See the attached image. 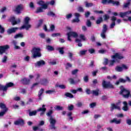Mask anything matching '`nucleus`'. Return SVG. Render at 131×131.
Instances as JSON below:
<instances>
[{"instance_id": "nucleus-49", "label": "nucleus", "mask_w": 131, "mask_h": 131, "mask_svg": "<svg viewBox=\"0 0 131 131\" xmlns=\"http://www.w3.org/2000/svg\"><path fill=\"white\" fill-rule=\"evenodd\" d=\"M86 25L88 27H92V22L90 19H88L86 23Z\"/></svg>"}, {"instance_id": "nucleus-17", "label": "nucleus", "mask_w": 131, "mask_h": 131, "mask_svg": "<svg viewBox=\"0 0 131 131\" xmlns=\"http://www.w3.org/2000/svg\"><path fill=\"white\" fill-rule=\"evenodd\" d=\"M46 105L45 104H43L42 105V107H39L38 109L37 110V112H40V115H43L45 114V113L46 111H47V108L46 107Z\"/></svg>"}, {"instance_id": "nucleus-62", "label": "nucleus", "mask_w": 131, "mask_h": 131, "mask_svg": "<svg viewBox=\"0 0 131 131\" xmlns=\"http://www.w3.org/2000/svg\"><path fill=\"white\" fill-rule=\"evenodd\" d=\"M7 60H8V57H7V56H5L2 59V63H6V62H7Z\"/></svg>"}, {"instance_id": "nucleus-16", "label": "nucleus", "mask_w": 131, "mask_h": 131, "mask_svg": "<svg viewBox=\"0 0 131 131\" xmlns=\"http://www.w3.org/2000/svg\"><path fill=\"white\" fill-rule=\"evenodd\" d=\"M117 18L114 16H113L111 17V21H112L111 24L110 26V28L111 29H113L114 28V26H115L116 24H115V21H116Z\"/></svg>"}, {"instance_id": "nucleus-33", "label": "nucleus", "mask_w": 131, "mask_h": 131, "mask_svg": "<svg viewBox=\"0 0 131 131\" xmlns=\"http://www.w3.org/2000/svg\"><path fill=\"white\" fill-rule=\"evenodd\" d=\"M85 7L86 8H91L93 7V6H94V4L92 3H89L88 2H85Z\"/></svg>"}, {"instance_id": "nucleus-13", "label": "nucleus", "mask_w": 131, "mask_h": 131, "mask_svg": "<svg viewBox=\"0 0 131 131\" xmlns=\"http://www.w3.org/2000/svg\"><path fill=\"white\" fill-rule=\"evenodd\" d=\"M9 20L10 22H11L13 26H14V25H17L18 23H20L21 22V20L19 18L17 19V21L16 20V18L14 16L10 17Z\"/></svg>"}, {"instance_id": "nucleus-31", "label": "nucleus", "mask_w": 131, "mask_h": 131, "mask_svg": "<svg viewBox=\"0 0 131 131\" xmlns=\"http://www.w3.org/2000/svg\"><path fill=\"white\" fill-rule=\"evenodd\" d=\"M104 21L102 16L99 17L96 21V24H101Z\"/></svg>"}, {"instance_id": "nucleus-61", "label": "nucleus", "mask_w": 131, "mask_h": 131, "mask_svg": "<svg viewBox=\"0 0 131 131\" xmlns=\"http://www.w3.org/2000/svg\"><path fill=\"white\" fill-rule=\"evenodd\" d=\"M53 114V110H50L47 113V116H52V115Z\"/></svg>"}, {"instance_id": "nucleus-40", "label": "nucleus", "mask_w": 131, "mask_h": 131, "mask_svg": "<svg viewBox=\"0 0 131 131\" xmlns=\"http://www.w3.org/2000/svg\"><path fill=\"white\" fill-rule=\"evenodd\" d=\"M56 88H59L60 89H61V90H65V89H66V86L64 84H57L56 85Z\"/></svg>"}, {"instance_id": "nucleus-5", "label": "nucleus", "mask_w": 131, "mask_h": 131, "mask_svg": "<svg viewBox=\"0 0 131 131\" xmlns=\"http://www.w3.org/2000/svg\"><path fill=\"white\" fill-rule=\"evenodd\" d=\"M102 86L103 89H114V85L111 83L110 81H106L105 80H102Z\"/></svg>"}, {"instance_id": "nucleus-52", "label": "nucleus", "mask_w": 131, "mask_h": 131, "mask_svg": "<svg viewBox=\"0 0 131 131\" xmlns=\"http://www.w3.org/2000/svg\"><path fill=\"white\" fill-rule=\"evenodd\" d=\"M69 81L70 84H75V81H74V79H73V78H69Z\"/></svg>"}, {"instance_id": "nucleus-12", "label": "nucleus", "mask_w": 131, "mask_h": 131, "mask_svg": "<svg viewBox=\"0 0 131 131\" xmlns=\"http://www.w3.org/2000/svg\"><path fill=\"white\" fill-rule=\"evenodd\" d=\"M50 122L51 124V129H54L56 130L57 127H56V122H57V121L56 120L53 119V118H51L50 119Z\"/></svg>"}, {"instance_id": "nucleus-2", "label": "nucleus", "mask_w": 131, "mask_h": 131, "mask_svg": "<svg viewBox=\"0 0 131 131\" xmlns=\"http://www.w3.org/2000/svg\"><path fill=\"white\" fill-rule=\"evenodd\" d=\"M41 49H40V48L33 47L31 51L32 58H33V59H36V58L41 57Z\"/></svg>"}, {"instance_id": "nucleus-56", "label": "nucleus", "mask_w": 131, "mask_h": 131, "mask_svg": "<svg viewBox=\"0 0 131 131\" xmlns=\"http://www.w3.org/2000/svg\"><path fill=\"white\" fill-rule=\"evenodd\" d=\"M122 70H127L128 69V67L124 64H122Z\"/></svg>"}, {"instance_id": "nucleus-43", "label": "nucleus", "mask_w": 131, "mask_h": 131, "mask_svg": "<svg viewBox=\"0 0 131 131\" xmlns=\"http://www.w3.org/2000/svg\"><path fill=\"white\" fill-rule=\"evenodd\" d=\"M79 38L81 40H83V41H85L86 40V38H85V36L84 35L81 34L79 35Z\"/></svg>"}, {"instance_id": "nucleus-37", "label": "nucleus", "mask_w": 131, "mask_h": 131, "mask_svg": "<svg viewBox=\"0 0 131 131\" xmlns=\"http://www.w3.org/2000/svg\"><path fill=\"white\" fill-rule=\"evenodd\" d=\"M42 23H43V19H40L38 20V24L37 25V28H39L41 25H42Z\"/></svg>"}, {"instance_id": "nucleus-59", "label": "nucleus", "mask_w": 131, "mask_h": 131, "mask_svg": "<svg viewBox=\"0 0 131 131\" xmlns=\"http://www.w3.org/2000/svg\"><path fill=\"white\" fill-rule=\"evenodd\" d=\"M126 16L125 12H120V16L121 18H124Z\"/></svg>"}, {"instance_id": "nucleus-27", "label": "nucleus", "mask_w": 131, "mask_h": 131, "mask_svg": "<svg viewBox=\"0 0 131 131\" xmlns=\"http://www.w3.org/2000/svg\"><path fill=\"white\" fill-rule=\"evenodd\" d=\"M43 92H45V89L41 88L38 92V97L39 98V100H41V96L42 94H43Z\"/></svg>"}, {"instance_id": "nucleus-21", "label": "nucleus", "mask_w": 131, "mask_h": 131, "mask_svg": "<svg viewBox=\"0 0 131 131\" xmlns=\"http://www.w3.org/2000/svg\"><path fill=\"white\" fill-rule=\"evenodd\" d=\"M45 65H46V62L42 60L37 61V62L35 64V67H40L41 66H43Z\"/></svg>"}, {"instance_id": "nucleus-32", "label": "nucleus", "mask_w": 131, "mask_h": 131, "mask_svg": "<svg viewBox=\"0 0 131 131\" xmlns=\"http://www.w3.org/2000/svg\"><path fill=\"white\" fill-rule=\"evenodd\" d=\"M64 47H59L58 48H57V51H59V54H60V55H64Z\"/></svg>"}, {"instance_id": "nucleus-36", "label": "nucleus", "mask_w": 131, "mask_h": 131, "mask_svg": "<svg viewBox=\"0 0 131 131\" xmlns=\"http://www.w3.org/2000/svg\"><path fill=\"white\" fill-rule=\"evenodd\" d=\"M64 96H66V97H67V98H70V99L74 98V96H73V95H72V94L68 92L64 94Z\"/></svg>"}, {"instance_id": "nucleus-26", "label": "nucleus", "mask_w": 131, "mask_h": 131, "mask_svg": "<svg viewBox=\"0 0 131 131\" xmlns=\"http://www.w3.org/2000/svg\"><path fill=\"white\" fill-rule=\"evenodd\" d=\"M37 114V110H35L31 111L30 110H29V116H35Z\"/></svg>"}, {"instance_id": "nucleus-3", "label": "nucleus", "mask_w": 131, "mask_h": 131, "mask_svg": "<svg viewBox=\"0 0 131 131\" xmlns=\"http://www.w3.org/2000/svg\"><path fill=\"white\" fill-rule=\"evenodd\" d=\"M120 91L119 92V94L123 96L124 98H128L130 95V91L129 90H126L123 85H121L120 86Z\"/></svg>"}, {"instance_id": "nucleus-46", "label": "nucleus", "mask_w": 131, "mask_h": 131, "mask_svg": "<svg viewBox=\"0 0 131 131\" xmlns=\"http://www.w3.org/2000/svg\"><path fill=\"white\" fill-rule=\"evenodd\" d=\"M55 110H58V111H61L63 110V107L60 105H57L56 107H54Z\"/></svg>"}, {"instance_id": "nucleus-51", "label": "nucleus", "mask_w": 131, "mask_h": 131, "mask_svg": "<svg viewBox=\"0 0 131 131\" xmlns=\"http://www.w3.org/2000/svg\"><path fill=\"white\" fill-rule=\"evenodd\" d=\"M72 67V64L71 63L68 62L67 63V65L66 66V69L67 70L69 69V68H71Z\"/></svg>"}, {"instance_id": "nucleus-23", "label": "nucleus", "mask_w": 131, "mask_h": 131, "mask_svg": "<svg viewBox=\"0 0 131 131\" xmlns=\"http://www.w3.org/2000/svg\"><path fill=\"white\" fill-rule=\"evenodd\" d=\"M15 125H24V120L23 119H19L16 120L14 122Z\"/></svg>"}, {"instance_id": "nucleus-22", "label": "nucleus", "mask_w": 131, "mask_h": 131, "mask_svg": "<svg viewBox=\"0 0 131 131\" xmlns=\"http://www.w3.org/2000/svg\"><path fill=\"white\" fill-rule=\"evenodd\" d=\"M14 85V83L12 82L6 83V84L4 86V91H5V92H7L9 88H12V86H13Z\"/></svg>"}, {"instance_id": "nucleus-30", "label": "nucleus", "mask_w": 131, "mask_h": 131, "mask_svg": "<svg viewBox=\"0 0 131 131\" xmlns=\"http://www.w3.org/2000/svg\"><path fill=\"white\" fill-rule=\"evenodd\" d=\"M48 82H49L48 81V79H42V80H40V84L42 85H47Z\"/></svg>"}, {"instance_id": "nucleus-41", "label": "nucleus", "mask_w": 131, "mask_h": 131, "mask_svg": "<svg viewBox=\"0 0 131 131\" xmlns=\"http://www.w3.org/2000/svg\"><path fill=\"white\" fill-rule=\"evenodd\" d=\"M99 92H100V90H99V89L97 90H93L92 94H93L94 96H99Z\"/></svg>"}, {"instance_id": "nucleus-60", "label": "nucleus", "mask_w": 131, "mask_h": 131, "mask_svg": "<svg viewBox=\"0 0 131 131\" xmlns=\"http://www.w3.org/2000/svg\"><path fill=\"white\" fill-rule=\"evenodd\" d=\"M77 72H78V69L74 70L72 71V75H75V74H77Z\"/></svg>"}, {"instance_id": "nucleus-9", "label": "nucleus", "mask_w": 131, "mask_h": 131, "mask_svg": "<svg viewBox=\"0 0 131 131\" xmlns=\"http://www.w3.org/2000/svg\"><path fill=\"white\" fill-rule=\"evenodd\" d=\"M119 104H120V102L116 103V105L115 103H112L111 105V111H114V109H117V110H119V111H120L121 110V108L120 107V106L117 105H119Z\"/></svg>"}, {"instance_id": "nucleus-10", "label": "nucleus", "mask_w": 131, "mask_h": 131, "mask_svg": "<svg viewBox=\"0 0 131 131\" xmlns=\"http://www.w3.org/2000/svg\"><path fill=\"white\" fill-rule=\"evenodd\" d=\"M107 30H108V28L107 27V25L104 24L103 25V29L100 34L101 37L102 38H106V33L107 32Z\"/></svg>"}, {"instance_id": "nucleus-18", "label": "nucleus", "mask_w": 131, "mask_h": 131, "mask_svg": "<svg viewBox=\"0 0 131 131\" xmlns=\"http://www.w3.org/2000/svg\"><path fill=\"white\" fill-rule=\"evenodd\" d=\"M20 82L25 85H28L30 83V79L27 78H23L20 80Z\"/></svg>"}, {"instance_id": "nucleus-8", "label": "nucleus", "mask_w": 131, "mask_h": 131, "mask_svg": "<svg viewBox=\"0 0 131 131\" xmlns=\"http://www.w3.org/2000/svg\"><path fill=\"white\" fill-rule=\"evenodd\" d=\"M15 9L14 10V12H15L16 14L18 15L21 14L22 11H23V5L22 4H19L15 7Z\"/></svg>"}, {"instance_id": "nucleus-1", "label": "nucleus", "mask_w": 131, "mask_h": 131, "mask_svg": "<svg viewBox=\"0 0 131 131\" xmlns=\"http://www.w3.org/2000/svg\"><path fill=\"white\" fill-rule=\"evenodd\" d=\"M112 59H113L114 60H110V66H113L115 62L119 63V60L124 59V56L121 53H115V55L112 56Z\"/></svg>"}, {"instance_id": "nucleus-28", "label": "nucleus", "mask_w": 131, "mask_h": 131, "mask_svg": "<svg viewBox=\"0 0 131 131\" xmlns=\"http://www.w3.org/2000/svg\"><path fill=\"white\" fill-rule=\"evenodd\" d=\"M43 12V7H37L36 10L35 11L36 14H38L39 13H42Z\"/></svg>"}, {"instance_id": "nucleus-29", "label": "nucleus", "mask_w": 131, "mask_h": 131, "mask_svg": "<svg viewBox=\"0 0 131 131\" xmlns=\"http://www.w3.org/2000/svg\"><path fill=\"white\" fill-rule=\"evenodd\" d=\"M0 108L3 111L6 110V111H8V108H7V106L4 103H2V102L0 103Z\"/></svg>"}, {"instance_id": "nucleus-34", "label": "nucleus", "mask_w": 131, "mask_h": 131, "mask_svg": "<svg viewBox=\"0 0 131 131\" xmlns=\"http://www.w3.org/2000/svg\"><path fill=\"white\" fill-rule=\"evenodd\" d=\"M47 16L49 17H56V14L53 12V11H50L47 13Z\"/></svg>"}, {"instance_id": "nucleus-44", "label": "nucleus", "mask_w": 131, "mask_h": 131, "mask_svg": "<svg viewBox=\"0 0 131 131\" xmlns=\"http://www.w3.org/2000/svg\"><path fill=\"white\" fill-rule=\"evenodd\" d=\"M110 0H102L101 3L102 5H110V3H109V1Z\"/></svg>"}, {"instance_id": "nucleus-57", "label": "nucleus", "mask_w": 131, "mask_h": 131, "mask_svg": "<svg viewBox=\"0 0 131 131\" xmlns=\"http://www.w3.org/2000/svg\"><path fill=\"white\" fill-rule=\"evenodd\" d=\"M68 110H69V111H72V110H73V109H74V106L72 104H71L70 106H69L68 107Z\"/></svg>"}, {"instance_id": "nucleus-63", "label": "nucleus", "mask_w": 131, "mask_h": 131, "mask_svg": "<svg viewBox=\"0 0 131 131\" xmlns=\"http://www.w3.org/2000/svg\"><path fill=\"white\" fill-rule=\"evenodd\" d=\"M6 112H7V110H4L3 111L0 112V117L4 116V115L6 114Z\"/></svg>"}, {"instance_id": "nucleus-54", "label": "nucleus", "mask_w": 131, "mask_h": 131, "mask_svg": "<svg viewBox=\"0 0 131 131\" xmlns=\"http://www.w3.org/2000/svg\"><path fill=\"white\" fill-rule=\"evenodd\" d=\"M53 93H56V91L55 90H47L46 91V94H53Z\"/></svg>"}, {"instance_id": "nucleus-19", "label": "nucleus", "mask_w": 131, "mask_h": 131, "mask_svg": "<svg viewBox=\"0 0 131 131\" xmlns=\"http://www.w3.org/2000/svg\"><path fill=\"white\" fill-rule=\"evenodd\" d=\"M75 16L76 17L75 19H73L72 20V23H78L80 22V19H79V17H80V14L78 13H75Z\"/></svg>"}, {"instance_id": "nucleus-7", "label": "nucleus", "mask_w": 131, "mask_h": 131, "mask_svg": "<svg viewBox=\"0 0 131 131\" xmlns=\"http://www.w3.org/2000/svg\"><path fill=\"white\" fill-rule=\"evenodd\" d=\"M127 81L128 82H131L130 78L129 77L126 76V79L120 78L118 81L115 82L116 85H119V83H125Z\"/></svg>"}, {"instance_id": "nucleus-6", "label": "nucleus", "mask_w": 131, "mask_h": 131, "mask_svg": "<svg viewBox=\"0 0 131 131\" xmlns=\"http://www.w3.org/2000/svg\"><path fill=\"white\" fill-rule=\"evenodd\" d=\"M67 35L68 36V40L69 41H72L71 39V36H73L74 38H77L78 37V34L76 32H69L67 33Z\"/></svg>"}, {"instance_id": "nucleus-38", "label": "nucleus", "mask_w": 131, "mask_h": 131, "mask_svg": "<svg viewBox=\"0 0 131 131\" xmlns=\"http://www.w3.org/2000/svg\"><path fill=\"white\" fill-rule=\"evenodd\" d=\"M87 52H88L87 50H81L79 52V54L80 56H84V55L86 54Z\"/></svg>"}, {"instance_id": "nucleus-42", "label": "nucleus", "mask_w": 131, "mask_h": 131, "mask_svg": "<svg viewBox=\"0 0 131 131\" xmlns=\"http://www.w3.org/2000/svg\"><path fill=\"white\" fill-rule=\"evenodd\" d=\"M115 70L118 72H121L123 71L122 67L117 66L115 68Z\"/></svg>"}, {"instance_id": "nucleus-50", "label": "nucleus", "mask_w": 131, "mask_h": 131, "mask_svg": "<svg viewBox=\"0 0 131 131\" xmlns=\"http://www.w3.org/2000/svg\"><path fill=\"white\" fill-rule=\"evenodd\" d=\"M51 36H52V37H56L57 36L61 37V33H53L52 34Z\"/></svg>"}, {"instance_id": "nucleus-64", "label": "nucleus", "mask_w": 131, "mask_h": 131, "mask_svg": "<svg viewBox=\"0 0 131 131\" xmlns=\"http://www.w3.org/2000/svg\"><path fill=\"white\" fill-rule=\"evenodd\" d=\"M90 67H94L95 66V61L92 60L89 64Z\"/></svg>"}, {"instance_id": "nucleus-39", "label": "nucleus", "mask_w": 131, "mask_h": 131, "mask_svg": "<svg viewBox=\"0 0 131 131\" xmlns=\"http://www.w3.org/2000/svg\"><path fill=\"white\" fill-rule=\"evenodd\" d=\"M76 42H79L78 43V47H82V44L81 43V39H79L78 38H76L75 40Z\"/></svg>"}, {"instance_id": "nucleus-45", "label": "nucleus", "mask_w": 131, "mask_h": 131, "mask_svg": "<svg viewBox=\"0 0 131 131\" xmlns=\"http://www.w3.org/2000/svg\"><path fill=\"white\" fill-rule=\"evenodd\" d=\"M46 49L47 50H48V51H54L55 50V49H54V47H53L52 46H51L50 45H48L46 47Z\"/></svg>"}, {"instance_id": "nucleus-53", "label": "nucleus", "mask_w": 131, "mask_h": 131, "mask_svg": "<svg viewBox=\"0 0 131 131\" xmlns=\"http://www.w3.org/2000/svg\"><path fill=\"white\" fill-rule=\"evenodd\" d=\"M130 5V2H128L127 3H124L123 5V8H126L129 7V5Z\"/></svg>"}, {"instance_id": "nucleus-55", "label": "nucleus", "mask_w": 131, "mask_h": 131, "mask_svg": "<svg viewBox=\"0 0 131 131\" xmlns=\"http://www.w3.org/2000/svg\"><path fill=\"white\" fill-rule=\"evenodd\" d=\"M0 33H5V28L3 27L2 25H0Z\"/></svg>"}, {"instance_id": "nucleus-15", "label": "nucleus", "mask_w": 131, "mask_h": 131, "mask_svg": "<svg viewBox=\"0 0 131 131\" xmlns=\"http://www.w3.org/2000/svg\"><path fill=\"white\" fill-rule=\"evenodd\" d=\"M18 29L19 28L18 27H12L7 30V33L9 35L12 34L13 33H16L17 30H18Z\"/></svg>"}, {"instance_id": "nucleus-14", "label": "nucleus", "mask_w": 131, "mask_h": 131, "mask_svg": "<svg viewBox=\"0 0 131 131\" xmlns=\"http://www.w3.org/2000/svg\"><path fill=\"white\" fill-rule=\"evenodd\" d=\"M9 49H10V46H9L8 45L3 46H0V55H3V54L5 53L7 50H9Z\"/></svg>"}, {"instance_id": "nucleus-20", "label": "nucleus", "mask_w": 131, "mask_h": 131, "mask_svg": "<svg viewBox=\"0 0 131 131\" xmlns=\"http://www.w3.org/2000/svg\"><path fill=\"white\" fill-rule=\"evenodd\" d=\"M110 123H115V124H120L121 123V119H119L115 118L110 121Z\"/></svg>"}, {"instance_id": "nucleus-47", "label": "nucleus", "mask_w": 131, "mask_h": 131, "mask_svg": "<svg viewBox=\"0 0 131 131\" xmlns=\"http://www.w3.org/2000/svg\"><path fill=\"white\" fill-rule=\"evenodd\" d=\"M78 12H79L80 13H83L84 12V10L81 6H79L77 8Z\"/></svg>"}, {"instance_id": "nucleus-35", "label": "nucleus", "mask_w": 131, "mask_h": 131, "mask_svg": "<svg viewBox=\"0 0 131 131\" xmlns=\"http://www.w3.org/2000/svg\"><path fill=\"white\" fill-rule=\"evenodd\" d=\"M24 36L23 35V34L18 33V34H16L14 36V38H15V39H17V38H19V37H20L21 38H23Z\"/></svg>"}, {"instance_id": "nucleus-24", "label": "nucleus", "mask_w": 131, "mask_h": 131, "mask_svg": "<svg viewBox=\"0 0 131 131\" xmlns=\"http://www.w3.org/2000/svg\"><path fill=\"white\" fill-rule=\"evenodd\" d=\"M123 106L122 108V110L123 111H128V104H127V102L123 101Z\"/></svg>"}, {"instance_id": "nucleus-11", "label": "nucleus", "mask_w": 131, "mask_h": 131, "mask_svg": "<svg viewBox=\"0 0 131 131\" xmlns=\"http://www.w3.org/2000/svg\"><path fill=\"white\" fill-rule=\"evenodd\" d=\"M37 4L39 5V6H41V7L43 8V10H47L49 6V2H47L45 4V1L40 0L37 2Z\"/></svg>"}, {"instance_id": "nucleus-48", "label": "nucleus", "mask_w": 131, "mask_h": 131, "mask_svg": "<svg viewBox=\"0 0 131 131\" xmlns=\"http://www.w3.org/2000/svg\"><path fill=\"white\" fill-rule=\"evenodd\" d=\"M104 20L107 21L110 19V16H109L108 14H105L103 15Z\"/></svg>"}, {"instance_id": "nucleus-25", "label": "nucleus", "mask_w": 131, "mask_h": 131, "mask_svg": "<svg viewBox=\"0 0 131 131\" xmlns=\"http://www.w3.org/2000/svg\"><path fill=\"white\" fill-rule=\"evenodd\" d=\"M108 3L110 4H112L113 6H117V7L120 6V3H119V2H118V1H114L113 0H110L108 1Z\"/></svg>"}, {"instance_id": "nucleus-4", "label": "nucleus", "mask_w": 131, "mask_h": 131, "mask_svg": "<svg viewBox=\"0 0 131 131\" xmlns=\"http://www.w3.org/2000/svg\"><path fill=\"white\" fill-rule=\"evenodd\" d=\"M29 21H30V17L27 16L24 19V24L20 27V29H26V30H29V29L31 28V25L29 24Z\"/></svg>"}, {"instance_id": "nucleus-58", "label": "nucleus", "mask_w": 131, "mask_h": 131, "mask_svg": "<svg viewBox=\"0 0 131 131\" xmlns=\"http://www.w3.org/2000/svg\"><path fill=\"white\" fill-rule=\"evenodd\" d=\"M84 82H89V76L86 75L83 77Z\"/></svg>"}]
</instances>
